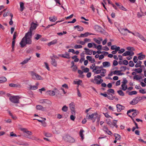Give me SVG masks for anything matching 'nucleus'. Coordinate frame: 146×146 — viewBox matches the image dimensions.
Returning a JSON list of instances; mask_svg holds the SVG:
<instances>
[{
  "mask_svg": "<svg viewBox=\"0 0 146 146\" xmlns=\"http://www.w3.org/2000/svg\"><path fill=\"white\" fill-rule=\"evenodd\" d=\"M142 63V62L141 61H139L135 65V67L136 68L140 67L141 68L142 66H141Z\"/></svg>",
  "mask_w": 146,
  "mask_h": 146,
  "instance_id": "26",
  "label": "nucleus"
},
{
  "mask_svg": "<svg viewBox=\"0 0 146 146\" xmlns=\"http://www.w3.org/2000/svg\"><path fill=\"white\" fill-rule=\"evenodd\" d=\"M117 120H114L113 123V125L114 126L116 127L117 128L118 127L117 125L116 124L117 122Z\"/></svg>",
  "mask_w": 146,
  "mask_h": 146,
  "instance_id": "52",
  "label": "nucleus"
},
{
  "mask_svg": "<svg viewBox=\"0 0 146 146\" xmlns=\"http://www.w3.org/2000/svg\"><path fill=\"white\" fill-rule=\"evenodd\" d=\"M42 37V35L38 34H36L35 35V39L38 40Z\"/></svg>",
  "mask_w": 146,
  "mask_h": 146,
  "instance_id": "33",
  "label": "nucleus"
},
{
  "mask_svg": "<svg viewBox=\"0 0 146 146\" xmlns=\"http://www.w3.org/2000/svg\"><path fill=\"white\" fill-rule=\"evenodd\" d=\"M31 58V57H30L29 58H27L23 62H21V64H25L27 63L29 60H30Z\"/></svg>",
  "mask_w": 146,
  "mask_h": 146,
  "instance_id": "31",
  "label": "nucleus"
},
{
  "mask_svg": "<svg viewBox=\"0 0 146 146\" xmlns=\"http://www.w3.org/2000/svg\"><path fill=\"white\" fill-rule=\"evenodd\" d=\"M117 92L118 94L120 96H124L125 95L124 93L121 90H118L117 91Z\"/></svg>",
  "mask_w": 146,
  "mask_h": 146,
  "instance_id": "37",
  "label": "nucleus"
},
{
  "mask_svg": "<svg viewBox=\"0 0 146 146\" xmlns=\"http://www.w3.org/2000/svg\"><path fill=\"white\" fill-rule=\"evenodd\" d=\"M138 100V102L141 100H142L143 99V97H140V96H137L135 97Z\"/></svg>",
  "mask_w": 146,
  "mask_h": 146,
  "instance_id": "57",
  "label": "nucleus"
},
{
  "mask_svg": "<svg viewBox=\"0 0 146 146\" xmlns=\"http://www.w3.org/2000/svg\"><path fill=\"white\" fill-rule=\"evenodd\" d=\"M121 72L120 70H115L113 72V74L117 75H121L124 74V73H121Z\"/></svg>",
  "mask_w": 146,
  "mask_h": 146,
  "instance_id": "17",
  "label": "nucleus"
},
{
  "mask_svg": "<svg viewBox=\"0 0 146 146\" xmlns=\"http://www.w3.org/2000/svg\"><path fill=\"white\" fill-rule=\"evenodd\" d=\"M82 46L80 45H76L74 46V48L75 49L80 48H82Z\"/></svg>",
  "mask_w": 146,
  "mask_h": 146,
  "instance_id": "49",
  "label": "nucleus"
},
{
  "mask_svg": "<svg viewBox=\"0 0 146 146\" xmlns=\"http://www.w3.org/2000/svg\"><path fill=\"white\" fill-rule=\"evenodd\" d=\"M138 103V101L135 97L130 102V104L134 105L137 104Z\"/></svg>",
  "mask_w": 146,
  "mask_h": 146,
  "instance_id": "14",
  "label": "nucleus"
},
{
  "mask_svg": "<svg viewBox=\"0 0 146 146\" xmlns=\"http://www.w3.org/2000/svg\"><path fill=\"white\" fill-rule=\"evenodd\" d=\"M101 78V76L100 75H98L97 76H94V80L97 82L98 79H100Z\"/></svg>",
  "mask_w": 146,
  "mask_h": 146,
  "instance_id": "41",
  "label": "nucleus"
},
{
  "mask_svg": "<svg viewBox=\"0 0 146 146\" xmlns=\"http://www.w3.org/2000/svg\"><path fill=\"white\" fill-rule=\"evenodd\" d=\"M84 50H85V53L84 54L83 52L81 54V56H82V54H85L86 55H91L92 54V52L93 50H90L89 49L87 48H84Z\"/></svg>",
  "mask_w": 146,
  "mask_h": 146,
  "instance_id": "6",
  "label": "nucleus"
},
{
  "mask_svg": "<svg viewBox=\"0 0 146 146\" xmlns=\"http://www.w3.org/2000/svg\"><path fill=\"white\" fill-rule=\"evenodd\" d=\"M130 55V51H126L124 52L122 56H129Z\"/></svg>",
  "mask_w": 146,
  "mask_h": 146,
  "instance_id": "40",
  "label": "nucleus"
},
{
  "mask_svg": "<svg viewBox=\"0 0 146 146\" xmlns=\"http://www.w3.org/2000/svg\"><path fill=\"white\" fill-rule=\"evenodd\" d=\"M61 57L64 58L69 59L70 58V54L67 52H65V54L60 55Z\"/></svg>",
  "mask_w": 146,
  "mask_h": 146,
  "instance_id": "11",
  "label": "nucleus"
},
{
  "mask_svg": "<svg viewBox=\"0 0 146 146\" xmlns=\"http://www.w3.org/2000/svg\"><path fill=\"white\" fill-rule=\"evenodd\" d=\"M136 110L134 109H130L129 110H128L127 112V114L128 115V113H130L132 112H134L135 111H136Z\"/></svg>",
  "mask_w": 146,
  "mask_h": 146,
  "instance_id": "51",
  "label": "nucleus"
},
{
  "mask_svg": "<svg viewBox=\"0 0 146 146\" xmlns=\"http://www.w3.org/2000/svg\"><path fill=\"white\" fill-rule=\"evenodd\" d=\"M144 15L143 14L142 12L141 11V13L138 12L137 14V16L139 18L141 17L142 16Z\"/></svg>",
  "mask_w": 146,
  "mask_h": 146,
  "instance_id": "48",
  "label": "nucleus"
},
{
  "mask_svg": "<svg viewBox=\"0 0 146 146\" xmlns=\"http://www.w3.org/2000/svg\"><path fill=\"white\" fill-rule=\"evenodd\" d=\"M64 140L70 143H73L75 141L74 139L69 135H66L64 137Z\"/></svg>",
  "mask_w": 146,
  "mask_h": 146,
  "instance_id": "3",
  "label": "nucleus"
},
{
  "mask_svg": "<svg viewBox=\"0 0 146 146\" xmlns=\"http://www.w3.org/2000/svg\"><path fill=\"white\" fill-rule=\"evenodd\" d=\"M77 29H78V31H83L84 30V28L83 27H81V26H80Z\"/></svg>",
  "mask_w": 146,
  "mask_h": 146,
  "instance_id": "58",
  "label": "nucleus"
},
{
  "mask_svg": "<svg viewBox=\"0 0 146 146\" xmlns=\"http://www.w3.org/2000/svg\"><path fill=\"white\" fill-rule=\"evenodd\" d=\"M33 49L32 48H30L28 49L27 50V53H31L33 51Z\"/></svg>",
  "mask_w": 146,
  "mask_h": 146,
  "instance_id": "61",
  "label": "nucleus"
},
{
  "mask_svg": "<svg viewBox=\"0 0 146 146\" xmlns=\"http://www.w3.org/2000/svg\"><path fill=\"white\" fill-rule=\"evenodd\" d=\"M118 62L117 61L115 60H113V65L114 66H117L118 65Z\"/></svg>",
  "mask_w": 146,
  "mask_h": 146,
  "instance_id": "63",
  "label": "nucleus"
},
{
  "mask_svg": "<svg viewBox=\"0 0 146 146\" xmlns=\"http://www.w3.org/2000/svg\"><path fill=\"white\" fill-rule=\"evenodd\" d=\"M36 109L38 110H41L43 111L45 110V108L43 107L42 106L37 105L36 106Z\"/></svg>",
  "mask_w": 146,
  "mask_h": 146,
  "instance_id": "21",
  "label": "nucleus"
},
{
  "mask_svg": "<svg viewBox=\"0 0 146 146\" xmlns=\"http://www.w3.org/2000/svg\"><path fill=\"white\" fill-rule=\"evenodd\" d=\"M57 42V40L56 39H54L50 42L48 43V45L49 46H50L52 45H53L56 44Z\"/></svg>",
  "mask_w": 146,
  "mask_h": 146,
  "instance_id": "23",
  "label": "nucleus"
},
{
  "mask_svg": "<svg viewBox=\"0 0 146 146\" xmlns=\"http://www.w3.org/2000/svg\"><path fill=\"white\" fill-rule=\"evenodd\" d=\"M94 29L97 31H99L101 30V28L99 26L96 25L94 26Z\"/></svg>",
  "mask_w": 146,
  "mask_h": 146,
  "instance_id": "35",
  "label": "nucleus"
},
{
  "mask_svg": "<svg viewBox=\"0 0 146 146\" xmlns=\"http://www.w3.org/2000/svg\"><path fill=\"white\" fill-rule=\"evenodd\" d=\"M40 102L41 103H46L48 104H51V102L49 100L46 99H42L40 100Z\"/></svg>",
  "mask_w": 146,
  "mask_h": 146,
  "instance_id": "9",
  "label": "nucleus"
},
{
  "mask_svg": "<svg viewBox=\"0 0 146 146\" xmlns=\"http://www.w3.org/2000/svg\"><path fill=\"white\" fill-rule=\"evenodd\" d=\"M61 21H57L55 23H54V24H51V25H48L45 28V29H48V28H49L51 26H52L54 25H55L58 23L60 22Z\"/></svg>",
  "mask_w": 146,
  "mask_h": 146,
  "instance_id": "43",
  "label": "nucleus"
},
{
  "mask_svg": "<svg viewBox=\"0 0 146 146\" xmlns=\"http://www.w3.org/2000/svg\"><path fill=\"white\" fill-rule=\"evenodd\" d=\"M96 66H95V64L94 63L93 64L92 66H91L90 67V68L91 69H93V70L95 68Z\"/></svg>",
  "mask_w": 146,
  "mask_h": 146,
  "instance_id": "64",
  "label": "nucleus"
},
{
  "mask_svg": "<svg viewBox=\"0 0 146 146\" xmlns=\"http://www.w3.org/2000/svg\"><path fill=\"white\" fill-rule=\"evenodd\" d=\"M84 132V131L83 129L80 130V135L82 140H83L84 138V135L83 134V133Z\"/></svg>",
  "mask_w": 146,
  "mask_h": 146,
  "instance_id": "30",
  "label": "nucleus"
},
{
  "mask_svg": "<svg viewBox=\"0 0 146 146\" xmlns=\"http://www.w3.org/2000/svg\"><path fill=\"white\" fill-rule=\"evenodd\" d=\"M29 88V90H35L38 88V87L36 86H30Z\"/></svg>",
  "mask_w": 146,
  "mask_h": 146,
  "instance_id": "32",
  "label": "nucleus"
},
{
  "mask_svg": "<svg viewBox=\"0 0 146 146\" xmlns=\"http://www.w3.org/2000/svg\"><path fill=\"white\" fill-rule=\"evenodd\" d=\"M69 105L70 109L71 110V113L72 114L75 113V105L74 103L73 102H72L69 104Z\"/></svg>",
  "mask_w": 146,
  "mask_h": 146,
  "instance_id": "7",
  "label": "nucleus"
},
{
  "mask_svg": "<svg viewBox=\"0 0 146 146\" xmlns=\"http://www.w3.org/2000/svg\"><path fill=\"white\" fill-rule=\"evenodd\" d=\"M108 96L107 97L109 99L111 100H113V99L114 97L112 94H110L109 93H108Z\"/></svg>",
  "mask_w": 146,
  "mask_h": 146,
  "instance_id": "38",
  "label": "nucleus"
},
{
  "mask_svg": "<svg viewBox=\"0 0 146 146\" xmlns=\"http://www.w3.org/2000/svg\"><path fill=\"white\" fill-rule=\"evenodd\" d=\"M50 58L52 60V61H51V64L54 67H56L57 65L56 61L55 59L52 58L51 57Z\"/></svg>",
  "mask_w": 146,
  "mask_h": 146,
  "instance_id": "16",
  "label": "nucleus"
},
{
  "mask_svg": "<svg viewBox=\"0 0 146 146\" xmlns=\"http://www.w3.org/2000/svg\"><path fill=\"white\" fill-rule=\"evenodd\" d=\"M123 64L125 65H127L128 64V61L126 60H124L123 61Z\"/></svg>",
  "mask_w": 146,
  "mask_h": 146,
  "instance_id": "62",
  "label": "nucleus"
},
{
  "mask_svg": "<svg viewBox=\"0 0 146 146\" xmlns=\"http://www.w3.org/2000/svg\"><path fill=\"white\" fill-rule=\"evenodd\" d=\"M102 65L104 67H108L111 66V64L110 62L107 61L103 62Z\"/></svg>",
  "mask_w": 146,
  "mask_h": 146,
  "instance_id": "13",
  "label": "nucleus"
},
{
  "mask_svg": "<svg viewBox=\"0 0 146 146\" xmlns=\"http://www.w3.org/2000/svg\"><path fill=\"white\" fill-rule=\"evenodd\" d=\"M108 93L110 94V93H111L112 94H114V90L112 89H109L108 90Z\"/></svg>",
  "mask_w": 146,
  "mask_h": 146,
  "instance_id": "47",
  "label": "nucleus"
},
{
  "mask_svg": "<svg viewBox=\"0 0 146 146\" xmlns=\"http://www.w3.org/2000/svg\"><path fill=\"white\" fill-rule=\"evenodd\" d=\"M139 113L138 111L137 110H136V111L133 112L132 114V115L133 117H135L137 114Z\"/></svg>",
  "mask_w": 146,
  "mask_h": 146,
  "instance_id": "39",
  "label": "nucleus"
},
{
  "mask_svg": "<svg viewBox=\"0 0 146 146\" xmlns=\"http://www.w3.org/2000/svg\"><path fill=\"white\" fill-rule=\"evenodd\" d=\"M32 33L31 32L30 33L28 32L26 33L25 36L20 42L21 47H24L26 44H31L32 43Z\"/></svg>",
  "mask_w": 146,
  "mask_h": 146,
  "instance_id": "1",
  "label": "nucleus"
},
{
  "mask_svg": "<svg viewBox=\"0 0 146 146\" xmlns=\"http://www.w3.org/2000/svg\"><path fill=\"white\" fill-rule=\"evenodd\" d=\"M20 11H22L24 9V4L22 2L20 3Z\"/></svg>",
  "mask_w": 146,
  "mask_h": 146,
  "instance_id": "28",
  "label": "nucleus"
},
{
  "mask_svg": "<svg viewBox=\"0 0 146 146\" xmlns=\"http://www.w3.org/2000/svg\"><path fill=\"white\" fill-rule=\"evenodd\" d=\"M137 35L140 39L143 41H146V39L142 35H140L139 33H137Z\"/></svg>",
  "mask_w": 146,
  "mask_h": 146,
  "instance_id": "22",
  "label": "nucleus"
},
{
  "mask_svg": "<svg viewBox=\"0 0 146 146\" xmlns=\"http://www.w3.org/2000/svg\"><path fill=\"white\" fill-rule=\"evenodd\" d=\"M125 51V50L124 48H121L118 51V53L119 54H121L123 52Z\"/></svg>",
  "mask_w": 146,
  "mask_h": 146,
  "instance_id": "56",
  "label": "nucleus"
},
{
  "mask_svg": "<svg viewBox=\"0 0 146 146\" xmlns=\"http://www.w3.org/2000/svg\"><path fill=\"white\" fill-rule=\"evenodd\" d=\"M138 59H137V56H135L133 58V61L135 63H136Z\"/></svg>",
  "mask_w": 146,
  "mask_h": 146,
  "instance_id": "59",
  "label": "nucleus"
},
{
  "mask_svg": "<svg viewBox=\"0 0 146 146\" xmlns=\"http://www.w3.org/2000/svg\"><path fill=\"white\" fill-rule=\"evenodd\" d=\"M137 93V92L136 91H133L129 92L128 94L129 95H132L136 94Z\"/></svg>",
  "mask_w": 146,
  "mask_h": 146,
  "instance_id": "44",
  "label": "nucleus"
},
{
  "mask_svg": "<svg viewBox=\"0 0 146 146\" xmlns=\"http://www.w3.org/2000/svg\"><path fill=\"white\" fill-rule=\"evenodd\" d=\"M19 98L17 96H11L9 98L10 100L13 103H19Z\"/></svg>",
  "mask_w": 146,
  "mask_h": 146,
  "instance_id": "2",
  "label": "nucleus"
},
{
  "mask_svg": "<svg viewBox=\"0 0 146 146\" xmlns=\"http://www.w3.org/2000/svg\"><path fill=\"white\" fill-rule=\"evenodd\" d=\"M116 108H117V112H120L123 109L122 107L123 106L119 104H117L116 106Z\"/></svg>",
  "mask_w": 146,
  "mask_h": 146,
  "instance_id": "20",
  "label": "nucleus"
},
{
  "mask_svg": "<svg viewBox=\"0 0 146 146\" xmlns=\"http://www.w3.org/2000/svg\"><path fill=\"white\" fill-rule=\"evenodd\" d=\"M15 44V40H13L12 42V51L14 50V47Z\"/></svg>",
  "mask_w": 146,
  "mask_h": 146,
  "instance_id": "54",
  "label": "nucleus"
},
{
  "mask_svg": "<svg viewBox=\"0 0 146 146\" xmlns=\"http://www.w3.org/2000/svg\"><path fill=\"white\" fill-rule=\"evenodd\" d=\"M9 86L11 87L15 88H20V85L18 84H15L11 83L9 84Z\"/></svg>",
  "mask_w": 146,
  "mask_h": 146,
  "instance_id": "18",
  "label": "nucleus"
},
{
  "mask_svg": "<svg viewBox=\"0 0 146 146\" xmlns=\"http://www.w3.org/2000/svg\"><path fill=\"white\" fill-rule=\"evenodd\" d=\"M44 135L45 136L47 137H50L52 136L51 134L49 133H45Z\"/></svg>",
  "mask_w": 146,
  "mask_h": 146,
  "instance_id": "60",
  "label": "nucleus"
},
{
  "mask_svg": "<svg viewBox=\"0 0 146 146\" xmlns=\"http://www.w3.org/2000/svg\"><path fill=\"white\" fill-rule=\"evenodd\" d=\"M95 35L93 33H90L88 32H86L84 34H81L79 36V37H87L89 35Z\"/></svg>",
  "mask_w": 146,
  "mask_h": 146,
  "instance_id": "8",
  "label": "nucleus"
},
{
  "mask_svg": "<svg viewBox=\"0 0 146 146\" xmlns=\"http://www.w3.org/2000/svg\"><path fill=\"white\" fill-rule=\"evenodd\" d=\"M54 91L55 92V93H56L58 94H60L59 90H58L57 88H54Z\"/></svg>",
  "mask_w": 146,
  "mask_h": 146,
  "instance_id": "55",
  "label": "nucleus"
},
{
  "mask_svg": "<svg viewBox=\"0 0 146 146\" xmlns=\"http://www.w3.org/2000/svg\"><path fill=\"white\" fill-rule=\"evenodd\" d=\"M133 70L139 73H141L142 72V70L141 68H135Z\"/></svg>",
  "mask_w": 146,
  "mask_h": 146,
  "instance_id": "34",
  "label": "nucleus"
},
{
  "mask_svg": "<svg viewBox=\"0 0 146 146\" xmlns=\"http://www.w3.org/2000/svg\"><path fill=\"white\" fill-rule=\"evenodd\" d=\"M32 78L35 80H42L43 78L38 74L33 73L32 74Z\"/></svg>",
  "mask_w": 146,
  "mask_h": 146,
  "instance_id": "4",
  "label": "nucleus"
},
{
  "mask_svg": "<svg viewBox=\"0 0 146 146\" xmlns=\"http://www.w3.org/2000/svg\"><path fill=\"white\" fill-rule=\"evenodd\" d=\"M37 26V25L35 23L33 22L31 24V26L28 32L30 33L31 32V33H32V31L36 29Z\"/></svg>",
  "mask_w": 146,
  "mask_h": 146,
  "instance_id": "5",
  "label": "nucleus"
},
{
  "mask_svg": "<svg viewBox=\"0 0 146 146\" xmlns=\"http://www.w3.org/2000/svg\"><path fill=\"white\" fill-rule=\"evenodd\" d=\"M68 110V107L66 106H64L62 109V110L64 112Z\"/></svg>",
  "mask_w": 146,
  "mask_h": 146,
  "instance_id": "42",
  "label": "nucleus"
},
{
  "mask_svg": "<svg viewBox=\"0 0 146 146\" xmlns=\"http://www.w3.org/2000/svg\"><path fill=\"white\" fill-rule=\"evenodd\" d=\"M50 21L54 22L57 20V18L56 17H50L49 18Z\"/></svg>",
  "mask_w": 146,
  "mask_h": 146,
  "instance_id": "29",
  "label": "nucleus"
},
{
  "mask_svg": "<svg viewBox=\"0 0 146 146\" xmlns=\"http://www.w3.org/2000/svg\"><path fill=\"white\" fill-rule=\"evenodd\" d=\"M129 66L131 67H133L134 65L133 61L132 60H131L129 62Z\"/></svg>",
  "mask_w": 146,
  "mask_h": 146,
  "instance_id": "50",
  "label": "nucleus"
},
{
  "mask_svg": "<svg viewBox=\"0 0 146 146\" xmlns=\"http://www.w3.org/2000/svg\"><path fill=\"white\" fill-rule=\"evenodd\" d=\"M127 83H123L121 86L122 88V90L124 91H125L127 89V85L126 84Z\"/></svg>",
  "mask_w": 146,
  "mask_h": 146,
  "instance_id": "19",
  "label": "nucleus"
},
{
  "mask_svg": "<svg viewBox=\"0 0 146 146\" xmlns=\"http://www.w3.org/2000/svg\"><path fill=\"white\" fill-rule=\"evenodd\" d=\"M97 66H96L95 68L92 71L93 72H94L96 74H99L101 72V69L99 68H98L97 69Z\"/></svg>",
  "mask_w": 146,
  "mask_h": 146,
  "instance_id": "12",
  "label": "nucleus"
},
{
  "mask_svg": "<svg viewBox=\"0 0 146 146\" xmlns=\"http://www.w3.org/2000/svg\"><path fill=\"white\" fill-rule=\"evenodd\" d=\"M145 57V55L141 54L138 57V58L139 60H142Z\"/></svg>",
  "mask_w": 146,
  "mask_h": 146,
  "instance_id": "45",
  "label": "nucleus"
},
{
  "mask_svg": "<svg viewBox=\"0 0 146 146\" xmlns=\"http://www.w3.org/2000/svg\"><path fill=\"white\" fill-rule=\"evenodd\" d=\"M114 136L115 137V139L117 140H120V139L121 136L120 135L115 133L114 134Z\"/></svg>",
  "mask_w": 146,
  "mask_h": 146,
  "instance_id": "36",
  "label": "nucleus"
},
{
  "mask_svg": "<svg viewBox=\"0 0 146 146\" xmlns=\"http://www.w3.org/2000/svg\"><path fill=\"white\" fill-rule=\"evenodd\" d=\"M7 79L4 76L0 77V82H5L7 81Z\"/></svg>",
  "mask_w": 146,
  "mask_h": 146,
  "instance_id": "27",
  "label": "nucleus"
},
{
  "mask_svg": "<svg viewBox=\"0 0 146 146\" xmlns=\"http://www.w3.org/2000/svg\"><path fill=\"white\" fill-rule=\"evenodd\" d=\"M133 78L134 79L139 80V81L141 82H142L143 81V79H142V76H141L135 75L134 76Z\"/></svg>",
  "mask_w": 146,
  "mask_h": 146,
  "instance_id": "10",
  "label": "nucleus"
},
{
  "mask_svg": "<svg viewBox=\"0 0 146 146\" xmlns=\"http://www.w3.org/2000/svg\"><path fill=\"white\" fill-rule=\"evenodd\" d=\"M78 72L81 75V77H84V76L83 75H82V74L83 73V72L82 70H78Z\"/></svg>",
  "mask_w": 146,
  "mask_h": 146,
  "instance_id": "53",
  "label": "nucleus"
},
{
  "mask_svg": "<svg viewBox=\"0 0 146 146\" xmlns=\"http://www.w3.org/2000/svg\"><path fill=\"white\" fill-rule=\"evenodd\" d=\"M47 95H49L51 96H54L55 95V92L53 91L49 90L46 92Z\"/></svg>",
  "mask_w": 146,
  "mask_h": 146,
  "instance_id": "15",
  "label": "nucleus"
},
{
  "mask_svg": "<svg viewBox=\"0 0 146 146\" xmlns=\"http://www.w3.org/2000/svg\"><path fill=\"white\" fill-rule=\"evenodd\" d=\"M126 30H127V29H123L121 30L120 32L122 34L124 35H126L127 34V33L125 32Z\"/></svg>",
  "mask_w": 146,
  "mask_h": 146,
  "instance_id": "25",
  "label": "nucleus"
},
{
  "mask_svg": "<svg viewBox=\"0 0 146 146\" xmlns=\"http://www.w3.org/2000/svg\"><path fill=\"white\" fill-rule=\"evenodd\" d=\"M127 68V67L125 66H121L120 68V69H121L120 71L121 72L122 71H125L126 70Z\"/></svg>",
  "mask_w": 146,
  "mask_h": 146,
  "instance_id": "46",
  "label": "nucleus"
},
{
  "mask_svg": "<svg viewBox=\"0 0 146 146\" xmlns=\"http://www.w3.org/2000/svg\"><path fill=\"white\" fill-rule=\"evenodd\" d=\"M96 113H94L91 115H90L88 114H87V116L86 117L88 119H93V118H94V115H96Z\"/></svg>",
  "mask_w": 146,
  "mask_h": 146,
  "instance_id": "24",
  "label": "nucleus"
}]
</instances>
